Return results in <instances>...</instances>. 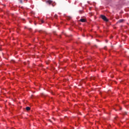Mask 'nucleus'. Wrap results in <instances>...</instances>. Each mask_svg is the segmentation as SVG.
Returning <instances> with one entry per match:
<instances>
[{"label":"nucleus","instance_id":"obj_2","mask_svg":"<svg viewBox=\"0 0 129 129\" xmlns=\"http://www.w3.org/2000/svg\"><path fill=\"white\" fill-rule=\"evenodd\" d=\"M124 20L123 19H120L119 21H117V24H119L123 22Z\"/></svg>","mask_w":129,"mask_h":129},{"label":"nucleus","instance_id":"obj_11","mask_svg":"<svg viewBox=\"0 0 129 129\" xmlns=\"http://www.w3.org/2000/svg\"><path fill=\"white\" fill-rule=\"evenodd\" d=\"M21 3H22V1H21Z\"/></svg>","mask_w":129,"mask_h":129},{"label":"nucleus","instance_id":"obj_6","mask_svg":"<svg viewBox=\"0 0 129 129\" xmlns=\"http://www.w3.org/2000/svg\"><path fill=\"white\" fill-rule=\"evenodd\" d=\"M58 17V16H57V15H54V18H55V19H57V18Z\"/></svg>","mask_w":129,"mask_h":129},{"label":"nucleus","instance_id":"obj_5","mask_svg":"<svg viewBox=\"0 0 129 129\" xmlns=\"http://www.w3.org/2000/svg\"><path fill=\"white\" fill-rule=\"evenodd\" d=\"M47 4H49V5H50V4H51L52 3V2H51V1H47V2H46Z\"/></svg>","mask_w":129,"mask_h":129},{"label":"nucleus","instance_id":"obj_9","mask_svg":"<svg viewBox=\"0 0 129 129\" xmlns=\"http://www.w3.org/2000/svg\"><path fill=\"white\" fill-rule=\"evenodd\" d=\"M106 48H107V47H106V46H105V47H104V50H106Z\"/></svg>","mask_w":129,"mask_h":129},{"label":"nucleus","instance_id":"obj_3","mask_svg":"<svg viewBox=\"0 0 129 129\" xmlns=\"http://www.w3.org/2000/svg\"><path fill=\"white\" fill-rule=\"evenodd\" d=\"M80 21V22H82V23H85V22H86V20L85 19H81Z\"/></svg>","mask_w":129,"mask_h":129},{"label":"nucleus","instance_id":"obj_1","mask_svg":"<svg viewBox=\"0 0 129 129\" xmlns=\"http://www.w3.org/2000/svg\"><path fill=\"white\" fill-rule=\"evenodd\" d=\"M101 18L105 22H108V19L105 17L104 15H101Z\"/></svg>","mask_w":129,"mask_h":129},{"label":"nucleus","instance_id":"obj_8","mask_svg":"<svg viewBox=\"0 0 129 129\" xmlns=\"http://www.w3.org/2000/svg\"><path fill=\"white\" fill-rule=\"evenodd\" d=\"M123 114H124V115H125V114H127V112H125L123 113Z\"/></svg>","mask_w":129,"mask_h":129},{"label":"nucleus","instance_id":"obj_7","mask_svg":"<svg viewBox=\"0 0 129 129\" xmlns=\"http://www.w3.org/2000/svg\"><path fill=\"white\" fill-rule=\"evenodd\" d=\"M41 23H42V24H44V21L41 20Z\"/></svg>","mask_w":129,"mask_h":129},{"label":"nucleus","instance_id":"obj_10","mask_svg":"<svg viewBox=\"0 0 129 129\" xmlns=\"http://www.w3.org/2000/svg\"><path fill=\"white\" fill-rule=\"evenodd\" d=\"M101 72H102V73H103V71H102Z\"/></svg>","mask_w":129,"mask_h":129},{"label":"nucleus","instance_id":"obj_4","mask_svg":"<svg viewBox=\"0 0 129 129\" xmlns=\"http://www.w3.org/2000/svg\"><path fill=\"white\" fill-rule=\"evenodd\" d=\"M26 110L29 111L31 109V108L30 107H26Z\"/></svg>","mask_w":129,"mask_h":129}]
</instances>
